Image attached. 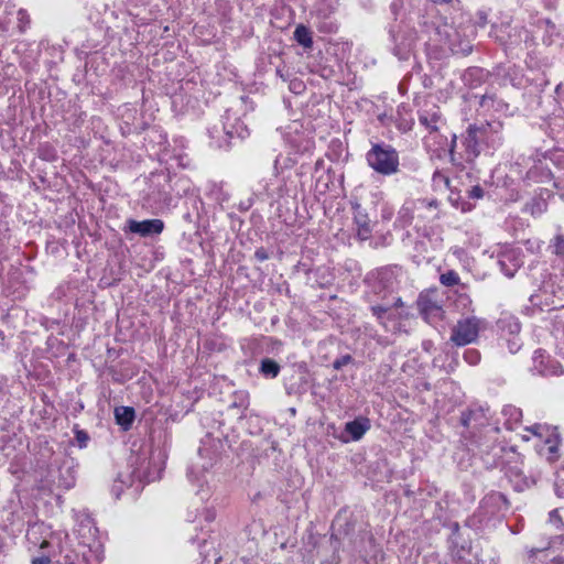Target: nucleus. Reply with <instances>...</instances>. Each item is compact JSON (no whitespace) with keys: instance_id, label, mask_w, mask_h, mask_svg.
Here are the masks:
<instances>
[{"instance_id":"1","label":"nucleus","mask_w":564,"mask_h":564,"mask_svg":"<svg viewBox=\"0 0 564 564\" xmlns=\"http://www.w3.org/2000/svg\"><path fill=\"white\" fill-rule=\"evenodd\" d=\"M503 123L498 120L470 123L462 134L464 155L474 162L482 152L492 154L503 144Z\"/></svg>"},{"instance_id":"2","label":"nucleus","mask_w":564,"mask_h":564,"mask_svg":"<svg viewBox=\"0 0 564 564\" xmlns=\"http://www.w3.org/2000/svg\"><path fill=\"white\" fill-rule=\"evenodd\" d=\"M366 161L375 172L383 176H390L400 171L398 151L384 142L372 143L366 153Z\"/></svg>"},{"instance_id":"3","label":"nucleus","mask_w":564,"mask_h":564,"mask_svg":"<svg viewBox=\"0 0 564 564\" xmlns=\"http://www.w3.org/2000/svg\"><path fill=\"white\" fill-rule=\"evenodd\" d=\"M500 429L498 426L489 427L479 438L477 447L480 458L487 469L502 467L505 465L502 458L506 446L498 441L497 435Z\"/></svg>"},{"instance_id":"4","label":"nucleus","mask_w":564,"mask_h":564,"mask_svg":"<svg viewBox=\"0 0 564 564\" xmlns=\"http://www.w3.org/2000/svg\"><path fill=\"white\" fill-rule=\"evenodd\" d=\"M486 322L477 316L459 318L451 328L447 345L464 347L478 341L480 330L485 329Z\"/></svg>"},{"instance_id":"5","label":"nucleus","mask_w":564,"mask_h":564,"mask_svg":"<svg viewBox=\"0 0 564 564\" xmlns=\"http://www.w3.org/2000/svg\"><path fill=\"white\" fill-rule=\"evenodd\" d=\"M209 137L212 139V145L223 149L228 148L230 145V140L235 137L245 138L246 133H248L247 128L242 126V123L238 122L236 124L223 123L221 126H214L208 130Z\"/></svg>"},{"instance_id":"6","label":"nucleus","mask_w":564,"mask_h":564,"mask_svg":"<svg viewBox=\"0 0 564 564\" xmlns=\"http://www.w3.org/2000/svg\"><path fill=\"white\" fill-rule=\"evenodd\" d=\"M416 305L420 314L426 322L434 323L443 318L444 310L435 299L434 291L421 292Z\"/></svg>"},{"instance_id":"7","label":"nucleus","mask_w":564,"mask_h":564,"mask_svg":"<svg viewBox=\"0 0 564 564\" xmlns=\"http://www.w3.org/2000/svg\"><path fill=\"white\" fill-rule=\"evenodd\" d=\"M164 229V223L161 219H145L142 221L135 219H128L124 226V231H129L140 237H151L160 235Z\"/></svg>"},{"instance_id":"8","label":"nucleus","mask_w":564,"mask_h":564,"mask_svg":"<svg viewBox=\"0 0 564 564\" xmlns=\"http://www.w3.org/2000/svg\"><path fill=\"white\" fill-rule=\"evenodd\" d=\"M529 302L531 306H528L525 310L532 315L535 314V312L554 311L557 308L554 302V295L552 292H549L545 286L540 288L538 292L531 294Z\"/></svg>"},{"instance_id":"9","label":"nucleus","mask_w":564,"mask_h":564,"mask_svg":"<svg viewBox=\"0 0 564 564\" xmlns=\"http://www.w3.org/2000/svg\"><path fill=\"white\" fill-rule=\"evenodd\" d=\"M369 429V419L358 417L345 424L344 431L340 433L338 438L343 443H348L350 441H359Z\"/></svg>"},{"instance_id":"10","label":"nucleus","mask_w":564,"mask_h":564,"mask_svg":"<svg viewBox=\"0 0 564 564\" xmlns=\"http://www.w3.org/2000/svg\"><path fill=\"white\" fill-rule=\"evenodd\" d=\"M533 366L531 371L541 376H558L564 373L563 368L557 364H550L549 357L544 356L541 349L534 351L532 357Z\"/></svg>"},{"instance_id":"11","label":"nucleus","mask_w":564,"mask_h":564,"mask_svg":"<svg viewBox=\"0 0 564 564\" xmlns=\"http://www.w3.org/2000/svg\"><path fill=\"white\" fill-rule=\"evenodd\" d=\"M489 420V406L471 405L468 411L463 412L460 422L464 426H486Z\"/></svg>"},{"instance_id":"12","label":"nucleus","mask_w":564,"mask_h":564,"mask_svg":"<svg viewBox=\"0 0 564 564\" xmlns=\"http://www.w3.org/2000/svg\"><path fill=\"white\" fill-rule=\"evenodd\" d=\"M419 122L430 132L438 130V124L443 122V115L438 106L427 105L419 111Z\"/></svg>"},{"instance_id":"13","label":"nucleus","mask_w":564,"mask_h":564,"mask_svg":"<svg viewBox=\"0 0 564 564\" xmlns=\"http://www.w3.org/2000/svg\"><path fill=\"white\" fill-rule=\"evenodd\" d=\"M501 469L507 479L512 484L514 490L523 491L535 484V479L527 477L523 471L517 466L503 465Z\"/></svg>"},{"instance_id":"14","label":"nucleus","mask_w":564,"mask_h":564,"mask_svg":"<svg viewBox=\"0 0 564 564\" xmlns=\"http://www.w3.org/2000/svg\"><path fill=\"white\" fill-rule=\"evenodd\" d=\"M351 208L354 210V224L357 226V237L362 241L369 239L372 229L368 214L357 202L351 203Z\"/></svg>"},{"instance_id":"15","label":"nucleus","mask_w":564,"mask_h":564,"mask_svg":"<svg viewBox=\"0 0 564 564\" xmlns=\"http://www.w3.org/2000/svg\"><path fill=\"white\" fill-rule=\"evenodd\" d=\"M497 326L501 333V337L506 338L519 335L521 330V324L514 316H502L498 319Z\"/></svg>"},{"instance_id":"16","label":"nucleus","mask_w":564,"mask_h":564,"mask_svg":"<svg viewBox=\"0 0 564 564\" xmlns=\"http://www.w3.org/2000/svg\"><path fill=\"white\" fill-rule=\"evenodd\" d=\"M115 419L122 430L128 431L135 419V411L131 406H117L115 409Z\"/></svg>"},{"instance_id":"17","label":"nucleus","mask_w":564,"mask_h":564,"mask_svg":"<svg viewBox=\"0 0 564 564\" xmlns=\"http://www.w3.org/2000/svg\"><path fill=\"white\" fill-rule=\"evenodd\" d=\"M281 366L272 358H263L260 361L259 372L267 379H274L279 376Z\"/></svg>"},{"instance_id":"18","label":"nucleus","mask_w":564,"mask_h":564,"mask_svg":"<svg viewBox=\"0 0 564 564\" xmlns=\"http://www.w3.org/2000/svg\"><path fill=\"white\" fill-rule=\"evenodd\" d=\"M293 35H294L295 41L300 45H302L304 48L313 47L312 31L304 24H299L295 28Z\"/></svg>"},{"instance_id":"19","label":"nucleus","mask_w":564,"mask_h":564,"mask_svg":"<svg viewBox=\"0 0 564 564\" xmlns=\"http://www.w3.org/2000/svg\"><path fill=\"white\" fill-rule=\"evenodd\" d=\"M479 105L481 108L487 110H496L499 111L502 109L505 104L502 100L497 98L495 93H486L480 97Z\"/></svg>"},{"instance_id":"20","label":"nucleus","mask_w":564,"mask_h":564,"mask_svg":"<svg viewBox=\"0 0 564 564\" xmlns=\"http://www.w3.org/2000/svg\"><path fill=\"white\" fill-rule=\"evenodd\" d=\"M297 154L295 153L293 156L289 155V156H281V155H278L274 160V165H273V170H274V173L275 175H279L280 173H282L284 170L286 169H291L293 167L295 164H297Z\"/></svg>"},{"instance_id":"21","label":"nucleus","mask_w":564,"mask_h":564,"mask_svg":"<svg viewBox=\"0 0 564 564\" xmlns=\"http://www.w3.org/2000/svg\"><path fill=\"white\" fill-rule=\"evenodd\" d=\"M549 248L551 252L564 262V234H556L551 240Z\"/></svg>"},{"instance_id":"22","label":"nucleus","mask_w":564,"mask_h":564,"mask_svg":"<svg viewBox=\"0 0 564 564\" xmlns=\"http://www.w3.org/2000/svg\"><path fill=\"white\" fill-rule=\"evenodd\" d=\"M59 485L65 488H70L75 485V476L70 466L63 464L59 467Z\"/></svg>"},{"instance_id":"23","label":"nucleus","mask_w":564,"mask_h":564,"mask_svg":"<svg viewBox=\"0 0 564 564\" xmlns=\"http://www.w3.org/2000/svg\"><path fill=\"white\" fill-rule=\"evenodd\" d=\"M411 41L403 39L401 43L394 45L393 53L399 59H408L411 53Z\"/></svg>"},{"instance_id":"24","label":"nucleus","mask_w":564,"mask_h":564,"mask_svg":"<svg viewBox=\"0 0 564 564\" xmlns=\"http://www.w3.org/2000/svg\"><path fill=\"white\" fill-rule=\"evenodd\" d=\"M552 334L558 340V344L561 341L564 343V314L563 315L557 314L554 316Z\"/></svg>"},{"instance_id":"25","label":"nucleus","mask_w":564,"mask_h":564,"mask_svg":"<svg viewBox=\"0 0 564 564\" xmlns=\"http://www.w3.org/2000/svg\"><path fill=\"white\" fill-rule=\"evenodd\" d=\"M440 282L444 286H454L459 283V275L454 270H448L441 274Z\"/></svg>"},{"instance_id":"26","label":"nucleus","mask_w":564,"mask_h":564,"mask_svg":"<svg viewBox=\"0 0 564 564\" xmlns=\"http://www.w3.org/2000/svg\"><path fill=\"white\" fill-rule=\"evenodd\" d=\"M549 520L551 523L555 524L557 529H564V513H562L560 507L549 513Z\"/></svg>"},{"instance_id":"27","label":"nucleus","mask_w":564,"mask_h":564,"mask_svg":"<svg viewBox=\"0 0 564 564\" xmlns=\"http://www.w3.org/2000/svg\"><path fill=\"white\" fill-rule=\"evenodd\" d=\"M506 345L511 354H516L520 350L522 347V340L519 337V335H514L511 337H506Z\"/></svg>"},{"instance_id":"28","label":"nucleus","mask_w":564,"mask_h":564,"mask_svg":"<svg viewBox=\"0 0 564 564\" xmlns=\"http://www.w3.org/2000/svg\"><path fill=\"white\" fill-rule=\"evenodd\" d=\"M464 359L467 364L475 366L480 361V352L475 348H469L464 351Z\"/></svg>"},{"instance_id":"29","label":"nucleus","mask_w":564,"mask_h":564,"mask_svg":"<svg viewBox=\"0 0 564 564\" xmlns=\"http://www.w3.org/2000/svg\"><path fill=\"white\" fill-rule=\"evenodd\" d=\"M354 362V358L351 355L347 354V355H343L338 358H336L334 361H333V368L335 370H341L343 367L349 365V364H352Z\"/></svg>"},{"instance_id":"30","label":"nucleus","mask_w":564,"mask_h":564,"mask_svg":"<svg viewBox=\"0 0 564 564\" xmlns=\"http://www.w3.org/2000/svg\"><path fill=\"white\" fill-rule=\"evenodd\" d=\"M370 310L379 323L383 324L384 315L389 312L390 307L383 305H372Z\"/></svg>"},{"instance_id":"31","label":"nucleus","mask_w":564,"mask_h":564,"mask_svg":"<svg viewBox=\"0 0 564 564\" xmlns=\"http://www.w3.org/2000/svg\"><path fill=\"white\" fill-rule=\"evenodd\" d=\"M40 158L45 161H54L56 159V153L50 145H44L40 148Z\"/></svg>"},{"instance_id":"32","label":"nucleus","mask_w":564,"mask_h":564,"mask_svg":"<svg viewBox=\"0 0 564 564\" xmlns=\"http://www.w3.org/2000/svg\"><path fill=\"white\" fill-rule=\"evenodd\" d=\"M19 29L21 32L25 31V28L30 24V17L23 9L18 11Z\"/></svg>"},{"instance_id":"33","label":"nucleus","mask_w":564,"mask_h":564,"mask_svg":"<svg viewBox=\"0 0 564 564\" xmlns=\"http://www.w3.org/2000/svg\"><path fill=\"white\" fill-rule=\"evenodd\" d=\"M317 28H318V31L322 33H335V32H337V29H338L337 24L332 21L321 22Z\"/></svg>"},{"instance_id":"34","label":"nucleus","mask_w":564,"mask_h":564,"mask_svg":"<svg viewBox=\"0 0 564 564\" xmlns=\"http://www.w3.org/2000/svg\"><path fill=\"white\" fill-rule=\"evenodd\" d=\"M75 438L80 448L86 447L89 436L86 431L77 430L75 432Z\"/></svg>"},{"instance_id":"35","label":"nucleus","mask_w":564,"mask_h":564,"mask_svg":"<svg viewBox=\"0 0 564 564\" xmlns=\"http://www.w3.org/2000/svg\"><path fill=\"white\" fill-rule=\"evenodd\" d=\"M484 188L480 185H475L468 191V197L479 199L484 197Z\"/></svg>"},{"instance_id":"36","label":"nucleus","mask_w":564,"mask_h":564,"mask_svg":"<svg viewBox=\"0 0 564 564\" xmlns=\"http://www.w3.org/2000/svg\"><path fill=\"white\" fill-rule=\"evenodd\" d=\"M498 264L500 267V270L505 273L506 276L508 278H512L514 276V273L517 271L516 268H509V265L506 263V260L505 259H501L498 261Z\"/></svg>"},{"instance_id":"37","label":"nucleus","mask_w":564,"mask_h":564,"mask_svg":"<svg viewBox=\"0 0 564 564\" xmlns=\"http://www.w3.org/2000/svg\"><path fill=\"white\" fill-rule=\"evenodd\" d=\"M304 88H305V85L300 79H294V80H291V83H290V89H291V91H293L295 94L302 93L304 90Z\"/></svg>"},{"instance_id":"38","label":"nucleus","mask_w":564,"mask_h":564,"mask_svg":"<svg viewBox=\"0 0 564 564\" xmlns=\"http://www.w3.org/2000/svg\"><path fill=\"white\" fill-rule=\"evenodd\" d=\"M254 258H256L258 261L262 262V261H265V260H268V259H269V253H268V251H267L263 247H260V248H258V249L256 250V252H254Z\"/></svg>"},{"instance_id":"39","label":"nucleus","mask_w":564,"mask_h":564,"mask_svg":"<svg viewBox=\"0 0 564 564\" xmlns=\"http://www.w3.org/2000/svg\"><path fill=\"white\" fill-rule=\"evenodd\" d=\"M433 181L435 183H438V182H443L446 186L449 185V178L447 176H445L442 172L440 171H436L434 174H433Z\"/></svg>"},{"instance_id":"40","label":"nucleus","mask_w":564,"mask_h":564,"mask_svg":"<svg viewBox=\"0 0 564 564\" xmlns=\"http://www.w3.org/2000/svg\"><path fill=\"white\" fill-rule=\"evenodd\" d=\"M51 558L47 555L34 556L31 560V564H51Z\"/></svg>"},{"instance_id":"41","label":"nucleus","mask_w":564,"mask_h":564,"mask_svg":"<svg viewBox=\"0 0 564 564\" xmlns=\"http://www.w3.org/2000/svg\"><path fill=\"white\" fill-rule=\"evenodd\" d=\"M456 144H457V135L453 134L451 143H449V154H451V160L453 162L455 161V148H456Z\"/></svg>"},{"instance_id":"42","label":"nucleus","mask_w":564,"mask_h":564,"mask_svg":"<svg viewBox=\"0 0 564 564\" xmlns=\"http://www.w3.org/2000/svg\"><path fill=\"white\" fill-rule=\"evenodd\" d=\"M505 413H510L511 416L518 419L519 416H521V410L514 408V406H511L509 405L508 409H505Z\"/></svg>"},{"instance_id":"43","label":"nucleus","mask_w":564,"mask_h":564,"mask_svg":"<svg viewBox=\"0 0 564 564\" xmlns=\"http://www.w3.org/2000/svg\"><path fill=\"white\" fill-rule=\"evenodd\" d=\"M498 500H506L505 496L501 494L491 495L488 498L484 500L485 503L489 501H498Z\"/></svg>"},{"instance_id":"44","label":"nucleus","mask_w":564,"mask_h":564,"mask_svg":"<svg viewBox=\"0 0 564 564\" xmlns=\"http://www.w3.org/2000/svg\"><path fill=\"white\" fill-rule=\"evenodd\" d=\"M528 430H529L532 434H534V435H540V436L542 435V433H541L542 425H540V424H534L533 426L529 427Z\"/></svg>"},{"instance_id":"45","label":"nucleus","mask_w":564,"mask_h":564,"mask_svg":"<svg viewBox=\"0 0 564 564\" xmlns=\"http://www.w3.org/2000/svg\"><path fill=\"white\" fill-rule=\"evenodd\" d=\"M276 75L282 78L284 82H286L290 77V73L286 70L285 73L281 68H276Z\"/></svg>"},{"instance_id":"46","label":"nucleus","mask_w":564,"mask_h":564,"mask_svg":"<svg viewBox=\"0 0 564 564\" xmlns=\"http://www.w3.org/2000/svg\"><path fill=\"white\" fill-rule=\"evenodd\" d=\"M422 203L425 204V206L429 208H437V206H438V202L436 199H430V200L424 199Z\"/></svg>"},{"instance_id":"47","label":"nucleus","mask_w":564,"mask_h":564,"mask_svg":"<svg viewBox=\"0 0 564 564\" xmlns=\"http://www.w3.org/2000/svg\"><path fill=\"white\" fill-rule=\"evenodd\" d=\"M546 443L550 444V446H549L550 453L555 454L557 452V442H554L553 444H551V440H547Z\"/></svg>"},{"instance_id":"48","label":"nucleus","mask_w":564,"mask_h":564,"mask_svg":"<svg viewBox=\"0 0 564 564\" xmlns=\"http://www.w3.org/2000/svg\"><path fill=\"white\" fill-rule=\"evenodd\" d=\"M121 491H122V487L121 486H119L117 484H115L112 486V492L115 494L116 498L120 497Z\"/></svg>"},{"instance_id":"49","label":"nucleus","mask_w":564,"mask_h":564,"mask_svg":"<svg viewBox=\"0 0 564 564\" xmlns=\"http://www.w3.org/2000/svg\"><path fill=\"white\" fill-rule=\"evenodd\" d=\"M216 514L214 511L207 510L205 514V519L207 521H213L215 519Z\"/></svg>"},{"instance_id":"50","label":"nucleus","mask_w":564,"mask_h":564,"mask_svg":"<svg viewBox=\"0 0 564 564\" xmlns=\"http://www.w3.org/2000/svg\"><path fill=\"white\" fill-rule=\"evenodd\" d=\"M552 564H564V556L554 557Z\"/></svg>"},{"instance_id":"51","label":"nucleus","mask_w":564,"mask_h":564,"mask_svg":"<svg viewBox=\"0 0 564 564\" xmlns=\"http://www.w3.org/2000/svg\"><path fill=\"white\" fill-rule=\"evenodd\" d=\"M402 305H403L402 300H401L400 297H398V299L395 300L394 307H400V306H402Z\"/></svg>"},{"instance_id":"52","label":"nucleus","mask_w":564,"mask_h":564,"mask_svg":"<svg viewBox=\"0 0 564 564\" xmlns=\"http://www.w3.org/2000/svg\"><path fill=\"white\" fill-rule=\"evenodd\" d=\"M48 545H50V542H48V541H46V540H44V541L41 543V546H40V547H41V549H45V547H47Z\"/></svg>"},{"instance_id":"53","label":"nucleus","mask_w":564,"mask_h":564,"mask_svg":"<svg viewBox=\"0 0 564 564\" xmlns=\"http://www.w3.org/2000/svg\"><path fill=\"white\" fill-rule=\"evenodd\" d=\"M323 164V160L322 159H318L315 163V166L316 169L321 167V165Z\"/></svg>"},{"instance_id":"54","label":"nucleus","mask_w":564,"mask_h":564,"mask_svg":"<svg viewBox=\"0 0 564 564\" xmlns=\"http://www.w3.org/2000/svg\"><path fill=\"white\" fill-rule=\"evenodd\" d=\"M556 187H557L560 191H562V192H561V196L564 198V188H563L562 186H560V185H556Z\"/></svg>"},{"instance_id":"55","label":"nucleus","mask_w":564,"mask_h":564,"mask_svg":"<svg viewBox=\"0 0 564 564\" xmlns=\"http://www.w3.org/2000/svg\"><path fill=\"white\" fill-rule=\"evenodd\" d=\"M438 3H449L452 0H435Z\"/></svg>"},{"instance_id":"56","label":"nucleus","mask_w":564,"mask_h":564,"mask_svg":"<svg viewBox=\"0 0 564 564\" xmlns=\"http://www.w3.org/2000/svg\"><path fill=\"white\" fill-rule=\"evenodd\" d=\"M471 51V47L468 46L467 48L464 50L465 53H469Z\"/></svg>"},{"instance_id":"57","label":"nucleus","mask_w":564,"mask_h":564,"mask_svg":"<svg viewBox=\"0 0 564 564\" xmlns=\"http://www.w3.org/2000/svg\"><path fill=\"white\" fill-rule=\"evenodd\" d=\"M0 338L3 339L4 336H3V333L0 330Z\"/></svg>"},{"instance_id":"58","label":"nucleus","mask_w":564,"mask_h":564,"mask_svg":"<svg viewBox=\"0 0 564 564\" xmlns=\"http://www.w3.org/2000/svg\"><path fill=\"white\" fill-rule=\"evenodd\" d=\"M457 529H458V524H457V523H455V524H454V530H457Z\"/></svg>"}]
</instances>
